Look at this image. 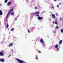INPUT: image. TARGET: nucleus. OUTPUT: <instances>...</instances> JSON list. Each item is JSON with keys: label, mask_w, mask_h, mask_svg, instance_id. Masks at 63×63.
Listing matches in <instances>:
<instances>
[{"label": "nucleus", "mask_w": 63, "mask_h": 63, "mask_svg": "<svg viewBox=\"0 0 63 63\" xmlns=\"http://www.w3.org/2000/svg\"><path fill=\"white\" fill-rule=\"evenodd\" d=\"M62 20V18H60V21H61Z\"/></svg>", "instance_id": "obj_26"}, {"label": "nucleus", "mask_w": 63, "mask_h": 63, "mask_svg": "<svg viewBox=\"0 0 63 63\" xmlns=\"http://www.w3.org/2000/svg\"><path fill=\"white\" fill-rule=\"evenodd\" d=\"M58 47H59V45L57 44H56L55 46V48H57V50H58H58H59V47L58 48Z\"/></svg>", "instance_id": "obj_3"}, {"label": "nucleus", "mask_w": 63, "mask_h": 63, "mask_svg": "<svg viewBox=\"0 0 63 63\" xmlns=\"http://www.w3.org/2000/svg\"><path fill=\"white\" fill-rule=\"evenodd\" d=\"M52 18H55V15L54 14H52Z\"/></svg>", "instance_id": "obj_9"}, {"label": "nucleus", "mask_w": 63, "mask_h": 63, "mask_svg": "<svg viewBox=\"0 0 63 63\" xmlns=\"http://www.w3.org/2000/svg\"><path fill=\"white\" fill-rule=\"evenodd\" d=\"M28 32L29 33H30V31H29V30H28Z\"/></svg>", "instance_id": "obj_22"}, {"label": "nucleus", "mask_w": 63, "mask_h": 63, "mask_svg": "<svg viewBox=\"0 0 63 63\" xmlns=\"http://www.w3.org/2000/svg\"><path fill=\"white\" fill-rule=\"evenodd\" d=\"M14 30V29L13 28H12L11 29V31H13V30Z\"/></svg>", "instance_id": "obj_23"}, {"label": "nucleus", "mask_w": 63, "mask_h": 63, "mask_svg": "<svg viewBox=\"0 0 63 63\" xmlns=\"http://www.w3.org/2000/svg\"><path fill=\"white\" fill-rule=\"evenodd\" d=\"M16 19H17V18H16L15 19L16 20Z\"/></svg>", "instance_id": "obj_39"}, {"label": "nucleus", "mask_w": 63, "mask_h": 63, "mask_svg": "<svg viewBox=\"0 0 63 63\" xmlns=\"http://www.w3.org/2000/svg\"><path fill=\"white\" fill-rule=\"evenodd\" d=\"M36 59H37V60H38V56H37V55H36Z\"/></svg>", "instance_id": "obj_19"}, {"label": "nucleus", "mask_w": 63, "mask_h": 63, "mask_svg": "<svg viewBox=\"0 0 63 63\" xmlns=\"http://www.w3.org/2000/svg\"><path fill=\"white\" fill-rule=\"evenodd\" d=\"M54 33H56V32H55V31H54Z\"/></svg>", "instance_id": "obj_32"}, {"label": "nucleus", "mask_w": 63, "mask_h": 63, "mask_svg": "<svg viewBox=\"0 0 63 63\" xmlns=\"http://www.w3.org/2000/svg\"><path fill=\"white\" fill-rule=\"evenodd\" d=\"M2 43H4V41H3L2 42Z\"/></svg>", "instance_id": "obj_33"}, {"label": "nucleus", "mask_w": 63, "mask_h": 63, "mask_svg": "<svg viewBox=\"0 0 63 63\" xmlns=\"http://www.w3.org/2000/svg\"><path fill=\"white\" fill-rule=\"evenodd\" d=\"M38 52L39 53H41V52L40 51H38Z\"/></svg>", "instance_id": "obj_28"}, {"label": "nucleus", "mask_w": 63, "mask_h": 63, "mask_svg": "<svg viewBox=\"0 0 63 63\" xmlns=\"http://www.w3.org/2000/svg\"><path fill=\"white\" fill-rule=\"evenodd\" d=\"M49 19L50 21L51 20V19L50 18Z\"/></svg>", "instance_id": "obj_31"}, {"label": "nucleus", "mask_w": 63, "mask_h": 63, "mask_svg": "<svg viewBox=\"0 0 63 63\" xmlns=\"http://www.w3.org/2000/svg\"><path fill=\"white\" fill-rule=\"evenodd\" d=\"M3 15V13H2V11L1 10H0V15L1 16Z\"/></svg>", "instance_id": "obj_11"}, {"label": "nucleus", "mask_w": 63, "mask_h": 63, "mask_svg": "<svg viewBox=\"0 0 63 63\" xmlns=\"http://www.w3.org/2000/svg\"><path fill=\"white\" fill-rule=\"evenodd\" d=\"M61 33H63V29H62L61 30Z\"/></svg>", "instance_id": "obj_16"}, {"label": "nucleus", "mask_w": 63, "mask_h": 63, "mask_svg": "<svg viewBox=\"0 0 63 63\" xmlns=\"http://www.w3.org/2000/svg\"><path fill=\"white\" fill-rule=\"evenodd\" d=\"M40 14V12H38L34 13V15H35L36 14Z\"/></svg>", "instance_id": "obj_13"}, {"label": "nucleus", "mask_w": 63, "mask_h": 63, "mask_svg": "<svg viewBox=\"0 0 63 63\" xmlns=\"http://www.w3.org/2000/svg\"><path fill=\"white\" fill-rule=\"evenodd\" d=\"M35 9L36 10V9H37V7H35Z\"/></svg>", "instance_id": "obj_29"}, {"label": "nucleus", "mask_w": 63, "mask_h": 63, "mask_svg": "<svg viewBox=\"0 0 63 63\" xmlns=\"http://www.w3.org/2000/svg\"><path fill=\"white\" fill-rule=\"evenodd\" d=\"M32 14H33V13L32 14Z\"/></svg>", "instance_id": "obj_42"}, {"label": "nucleus", "mask_w": 63, "mask_h": 63, "mask_svg": "<svg viewBox=\"0 0 63 63\" xmlns=\"http://www.w3.org/2000/svg\"><path fill=\"white\" fill-rule=\"evenodd\" d=\"M14 15V12H12L11 14V16H13Z\"/></svg>", "instance_id": "obj_18"}, {"label": "nucleus", "mask_w": 63, "mask_h": 63, "mask_svg": "<svg viewBox=\"0 0 63 63\" xmlns=\"http://www.w3.org/2000/svg\"><path fill=\"white\" fill-rule=\"evenodd\" d=\"M37 18L39 20H41L42 19H43V17H41L40 16H38L37 17Z\"/></svg>", "instance_id": "obj_4"}, {"label": "nucleus", "mask_w": 63, "mask_h": 63, "mask_svg": "<svg viewBox=\"0 0 63 63\" xmlns=\"http://www.w3.org/2000/svg\"><path fill=\"white\" fill-rule=\"evenodd\" d=\"M0 61L2 62H4L5 61V60L4 59H0Z\"/></svg>", "instance_id": "obj_7"}, {"label": "nucleus", "mask_w": 63, "mask_h": 63, "mask_svg": "<svg viewBox=\"0 0 63 63\" xmlns=\"http://www.w3.org/2000/svg\"><path fill=\"white\" fill-rule=\"evenodd\" d=\"M13 10H14V9L12 8V9L10 11H9L8 13V14H7V17H6V19H7V18H8V16H9V14H11V13L12 12V11Z\"/></svg>", "instance_id": "obj_1"}, {"label": "nucleus", "mask_w": 63, "mask_h": 63, "mask_svg": "<svg viewBox=\"0 0 63 63\" xmlns=\"http://www.w3.org/2000/svg\"><path fill=\"white\" fill-rule=\"evenodd\" d=\"M13 46V44L12 43L9 44L8 45V46L9 47H11V46Z\"/></svg>", "instance_id": "obj_8"}, {"label": "nucleus", "mask_w": 63, "mask_h": 63, "mask_svg": "<svg viewBox=\"0 0 63 63\" xmlns=\"http://www.w3.org/2000/svg\"><path fill=\"white\" fill-rule=\"evenodd\" d=\"M58 26H57L56 27V29H58Z\"/></svg>", "instance_id": "obj_21"}, {"label": "nucleus", "mask_w": 63, "mask_h": 63, "mask_svg": "<svg viewBox=\"0 0 63 63\" xmlns=\"http://www.w3.org/2000/svg\"><path fill=\"white\" fill-rule=\"evenodd\" d=\"M40 42L42 44H43V45H44V40H43V39H41L40 41Z\"/></svg>", "instance_id": "obj_5"}, {"label": "nucleus", "mask_w": 63, "mask_h": 63, "mask_svg": "<svg viewBox=\"0 0 63 63\" xmlns=\"http://www.w3.org/2000/svg\"><path fill=\"white\" fill-rule=\"evenodd\" d=\"M8 30H9V29H8Z\"/></svg>", "instance_id": "obj_41"}, {"label": "nucleus", "mask_w": 63, "mask_h": 63, "mask_svg": "<svg viewBox=\"0 0 63 63\" xmlns=\"http://www.w3.org/2000/svg\"><path fill=\"white\" fill-rule=\"evenodd\" d=\"M3 51L4 52H5V51Z\"/></svg>", "instance_id": "obj_35"}, {"label": "nucleus", "mask_w": 63, "mask_h": 63, "mask_svg": "<svg viewBox=\"0 0 63 63\" xmlns=\"http://www.w3.org/2000/svg\"><path fill=\"white\" fill-rule=\"evenodd\" d=\"M12 51H13V49H12Z\"/></svg>", "instance_id": "obj_36"}, {"label": "nucleus", "mask_w": 63, "mask_h": 63, "mask_svg": "<svg viewBox=\"0 0 63 63\" xmlns=\"http://www.w3.org/2000/svg\"><path fill=\"white\" fill-rule=\"evenodd\" d=\"M52 8L53 9H54V7L53 6L52 7Z\"/></svg>", "instance_id": "obj_37"}, {"label": "nucleus", "mask_w": 63, "mask_h": 63, "mask_svg": "<svg viewBox=\"0 0 63 63\" xmlns=\"http://www.w3.org/2000/svg\"><path fill=\"white\" fill-rule=\"evenodd\" d=\"M53 24H54V22H53Z\"/></svg>", "instance_id": "obj_34"}, {"label": "nucleus", "mask_w": 63, "mask_h": 63, "mask_svg": "<svg viewBox=\"0 0 63 63\" xmlns=\"http://www.w3.org/2000/svg\"><path fill=\"white\" fill-rule=\"evenodd\" d=\"M4 54L2 52V51H0V56H4Z\"/></svg>", "instance_id": "obj_6"}, {"label": "nucleus", "mask_w": 63, "mask_h": 63, "mask_svg": "<svg viewBox=\"0 0 63 63\" xmlns=\"http://www.w3.org/2000/svg\"><path fill=\"white\" fill-rule=\"evenodd\" d=\"M57 8H59V5H57Z\"/></svg>", "instance_id": "obj_20"}, {"label": "nucleus", "mask_w": 63, "mask_h": 63, "mask_svg": "<svg viewBox=\"0 0 63 63\" xmlns=\"http://www.w3.org/2000/svg\"><path fill=\"white\" fill-rule=\"evenodd\" d=\"M56 0H54V1H56Z\"/></svg>", "instance_id": "obj_38"}, {"label": "nucleus", "mask_w": 63, "mask_h": 63, "mask_svg": "<svg viewBox=\"0 0 63 63\" xmlns=\"http://www.w3.org/2000/svg\"><path fill=\"white\" fill-rule=\"evenodd\" d=\"M10 56H11V55H10L8 56V57L9 58H10Z\"/></svg>", "instance_id": "obj_27"}, {"label": "nucleus", "mask_w": 63, "mask_h": 63, "mask_svg": "<svg viewBox=\"0 0 63 63\" xmlns=\"http://www.w3.org/2000/svg\"><path fill=\"white\" fill-rule=\"evenodd\" d=\"M36 16H39V15L37 14L36 15Z\"/></svg>", "instance_id": "obj_24"}, {"label": "nucleus", "mask_w": 63, "mask_h": 63, "mask_svg": "<svg viewBox=\"0 0 63 63\" xmlns=\"http://www.w3.org/2000/svg\"><path fill=\"white\" fill-rule=\"evenodd\" d=\"M11 3H12V2H8L7 4V6H10V5H11Z\"/></svg>", "instance_id": "obj_10"}, {"label": "nucleus", "mask_w": 63, "mask_h": 63, "mask_svg": "<svg viewBox=\"0 0 63 63\" xmlns=\"http://www.w3.org/2000/svg\"><path fill=\"white\" fill-rule=\"evenodd\" d=\"M1 4H0V6H1Z\"/></svg>", "instance_id": "obj_40"}, {"label": "nucleus", "mask_w": 63, "mask_h": 63, "mask_svg": "<svg viewBox=\"0 0 63 63\" xmlns=\"http://www.w3.org/2000/svg\"><path fill=\"white\" fill-rule=\"evenodd\" d=\"M16 60L19 63H24V61L21 60H20L19 59H16Z\"/></svg>", "instance_id": "obj_2"}, {"label": "nucleus", "mask_w": 63, "mask_h": 63, "mask_svg": "<svg viewBox=\"0 0 63 63\" xmlns=\"http://www.w3.org/2000/svg\"><path fill=\"white\" fill-rule=\"evenodd\" d=\"M8 0H5V1H4V2L5 3H7V1H8Z\"/></svg>", "instance_id": "obj_17"}, {"label": "nucleus", "mask_w": 63, "mask_h": 63, "mask_svg": "<svg viewBox=\"0 0 63 63\" xmlns=\"http://www.w3.org/2000/svg\"><path fill=\"white\" fill-rule=\"evenodd\" d=\"M54 23L55 24L57 25V21H55Z\"/></svg>", "instance_id": "obj_14"}, {"label": "nucleus", "mask_w": 63, "mask_h": 63, "mask_svg": "<svg viewBox=\"0 0 63 63\" xmlns=\"http://www.w3.org/2000/svg\"><path fill=\"white\" fill-rule=\"evenodd\" d=\"M62 43V40H60L59 42V45H60Z\"/></svg>", "instance_id": "obj_12"}, {"label": "nucleus", "mask_w": 63, "mask_h": 63, "mask_svg": "<svg viewBox=\"0 0 63 63\" xmlns=\"http://www.w3.org/2000/svg\"><path fill=\"white\" fill-rule=\"evenodd\" d=\"M59 5H61V3H59Z\"/></svg>", "instance_id": "obj_30"}, {"label": "nucleus", "mask_w": 63, "mask_h": 63, "mask_svg": "<svg viewBox=\"0 0 63 63\" xmlns=\"http://www.w3.org/2000/svg\"><path fill=\"white\" fill-rule=\"evenodd\" d=\"M8 27H9V25L7 23V25L6 26L7 28H8Z\"/></svg>", "instance_id": "obj_15"}, {"label": "nucleus", "mask_w": 63, "mask_h": 63, "mask_svg": "<svg viewBox=\"0 0 63 63\" xmlns=\"http://www.w3.org/2000/svg\"><path fill=\"white\" fill-rule=\"evenodd\" d=\"M56 16H58V14L57 13H56Z\"/></svg>", "instance_id": "obj_25"}]
</instances>
